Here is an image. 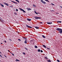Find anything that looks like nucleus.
<instances>
[{"label": "nucleus", "mask_w": 62, "mask_h": 62, "mask_svg": "<svg viewBox=\"0 0 62 62\" xmlns=\"http://www.w3.org/2000/svg\"><path fill=\"white\" fill-rule=\"evenodd\" d=\"M34 18L36 19V20H38V19H41V17H37V16H35L34 17Z\"/></svg>", "instance_id": "f257e3e1"}, {"label": "nucleus", "mask_w": 62, "mask_h": 62, "mask_svg": "<svg viewBox=\"0 0 62 62\" xmlns=\"http://www.w3.org/2000/svg\"><path fill=\"white\" fill-rule=\"evenodd\" d=\"M19 9H20V10L22 11L23 12H24V13H25V11H24V10L23 9L20 8H19Z\"/></svg>", "instance_id": "f03ea898"}, {"label": "nucleus", "mask_w": 62, "mask_h": 62, "mask_svg": "<svg viewBox=\"0 0 62 62\" xmlns=\"http://www.w3.org/2000/svg\"><path fill=\"white\" fill-rule=\"evenodd\" d=\"M0 21L1 22H2V23H3L4 22V21L3 20H2V18H1V17H0Z\"/></svg>", "instance_id": "7ed1b4c3"}, {"label": "nucleus", "mask_w": 62, "mask_h": 62, "mask_svg": "<svg viewBox=\"0 0 62 62\" xmlns=\"http://www.w3.org/2000/svg\"><path fill=\"white\" fill-rule=\"evenodd\" d=\"M30 42H31V43H32V44H34L35 43H34V42H33V40H31Z\"/></svg>", "instance_id": "20e7f679"}, {"label": "nucleus", "mask_w": 62, "mask_h": 62, "mask_svg": "<svg viewBox=\"0 0 62 62\" xmlns=\"http://www.w3.org/2000/svg\"><path fill=\"white\" fill-rule=\"evenodd\" d=\"M26 26H27V27H28V28H32V27L30 26H29L27 25V24L26 25Z\"/></svg>", "instance_id": "39448f33"}, {"label": "nucleus", "mask_w": 62, "mask_h": 62, "mask_svg": "<svg viewBox=\"0 0 62 62\" xmlns=\"http://www.w3.org/2000/svg\"><path fill=\"white\" fill-rule=\"evenodd\" d=\"M4 4H5V5H6V6H9V5H8V4L4 2Z\"/></svg>", "instance_id": "423d86ee"}, {"label": "nucleus", "mask_w": 62, "mask_h": 62, "mask_svg": "<svg viewBox=\"0 0 62 62\" xmlns=\"http://www.w3.org/2000/svg\"><path fill=\"white\" fill-rule=\"evenodd\" d=\"M47 23L48 24H52L53 23H52L47 22Z\"/></svg>", "instance_id": "0eeeda50"}, {"label": "nucleus", "mask_w": 62, "mask_h": 62, "mask_svg": "<svg viewBox=\"0 0 62 62\" xmlns=\"http://www.w3.org/2000/svg\"><path fill=\"white\" fill-rule=\"evenodd\" d=\"M27 20L28 21H31V19H30L27 18Z\"/></svg>", "instance_id": "6e6552de"}, {"label": "nucleus", "mask_w": 62, "mask_h": 62, "mask_svg": "<svg viewBox=\"0 0 62 62\" xmlns=\"http://www.w3.org/2000/svg\"><path fill=\"white\" fill-rule=\"evenodd\" d=\"M0 5H1V6H2V7H4V5H2L1 3H0Z\"/></svg>", "instance_id": "1a4fd4ad"}, {"label": "nucleus", "mask_w": 62, "mask_h": 62, "mask_svg": "<svg viewBox=\"0 0 62 62\" xmlns=\"http://www.w3.org/2000/svg\"><path fill=\"white\" fill-rule=\"evenodd\" d=\"M42 37H43V38H46L45 37V36L44 35H42Z\"/></svg>", "instance_id": "9d476101"}, {"label": "nucleus", "mask_w": 62, "mask_h": 62, "mask_svg": "<svg viewBox=\"0 0 62 62\" xmlns=\"http://www.w3.org/2000/svg\"><path fill=\"white\" fill-rule=\"evenodd\" d=\"M35 27L36 29H39V27H37V26Z\"/></svg>", "instance_id": "9b49d317"}, {"label": "nucleus", "mask_w": 62, "mask_h": 62, "mask_svg": "<svg viewBox=\"0 0 62 62\" xmlns=\"http://www.w3.org/2000/svg\"><path fill=\"white\" fill-rule=\"evenodd\" d=\"M24 43H26H26H27V40H25L24 42Z\"/></svg>", "instance_id": "f8f14e48"}, {"label": "nucleus", "mask_w": 62, "mask_h": 62, "mask_svg": "<svg viewBox=\"0 0 62 62\" xmlns=\"http://www.w3.org/2000/svg\"><path fill=\"white\" fill-rule=\"evenodd\" d=\"M27 9L29 11V10H31V9L29 8H28Z\"/></svg>", "instance_id": "ddd939ff"}, {"label": "nucleus", "mask_w": 62, "mask_h": 62, "mask_svg": "<svg viewBox=\"0 0 62 62\" xmlns=\"http://www.w3.org/2000/svg\"><path fill=\"white\" fill-rule=\"evenodd\" d=\"M57 23H61V21H58L57 22Z\"/></svg>", "instance_id": "4468645a"}, {"label": "nucleus", "mask_w": 62, "mask_h": 62, "mask_svg": "<svg viewBox=\"0 0 62 62\" xmlns=\"http://www.w3.org/2000/svg\"><path fill=\"white\" fill-rule=\"evenodd\" d=\"M16 61H20L19 60H18L17 59H16Z\"/></svg>", "instance_id": "2eb2a0df"}, {"label": "nucleus", "mask_w": 62, "mask_h": 62, "mask_svg": "<svg viewBox=\"0 0 62 62\" xmlns=\"http://www.w3.org/2000/svg\"><path fill=\"white\" fill-rule=\"evenodd\" d=\"M41 1L42 2V3H43V2H44V1H43L42 0H41Z\"/></svg>", "instance_id": "dca6fc26"}, {"label": "nucleus", "mask_w": 62, "mask_h": 62, "mask_svg": "<svg viewBox=\"0 0 62 62\" xmlns=\"http://www.w3.org/2000/svg\"><path fill=\"white\" fill-rule=\"evenodd\" d=\"M34 12L35 13V14H38V13H37L36 11H34Z\"/></svg>", "instance_id": "f3484780"}, {"label": "nucleus", "mask_w": 62, "mask_h": 62, "mask_svg": "<svg viewBox=\"0 0 62 62\" xmlns=\"http://www.w3.org/2000/svg\"><path fill=\"white\" fill-rule=\"evenodd\" d=\"M38 51L39 52H40V49H38Z\"/></svg>", "instance_id": "a211bd4d"}, {"label": "nucleus", "mask_w": 62, "mask_h": 62, "mask_svg": "<svg viewBox=\"0 0 62 62\" xmlns=\"http://www.w3.org/2000/svg\"><path fill=\"white\" fill-rule=\"evenodd\" d=\"M47 61L48 62H51V61L50 60H48Z\"/></svg>", "instance_id": "6ab92c4d"}, {"label": "nucleus", "mask_w": 62, "mask_h": 62, "mask_svg": "<svg viewBox=\"0 0 62 62\" xmlns=\"http://www.w3.org/2000/svg\"><path fill=\"white\" fill-rule=\"evenodd\" d=\"M15 0L17 2H18V3H19V1L18 0Z\"/></svg>", "instance_id": "aec40b11"}, {"label": "nucleus", "mask_w": 62, "mask_h": 62, "mask_svg": "<svg viewBox=\"0 0 62 62\" xmlns=\"http://www.w3.org/2000/svg\"><path fill=\"white\" fill-rule=\"evenodd\" d=\"M14 14H15V15H17V13H16V12L14 13Z\"/></svg>", "instance_id": "412c9836"}, {"label": "nucleus", "mask_w": 62, "mask_h": 62, "mask_svg": "<svg viewBox=\"0 0 62 62\" xmlns=\"http://www.w3.org/2000/svg\"><path fill=\"white\" fill-rule=\"evenodd\" d=\"M43 3V4H46V2H45V1H44Z\"/></svg>", "instance_id": "4be33fe9"}, {"label": "nucleus", "mask_w": 62, "mask_h": 62, "mask_svg": "<svg viewBox=\"0 0 62 62\" xmlns=\"http://www.w3.org/2000/svg\"><path fill=\"white\" fill-rule=\"evenodd\" d=\"M46 1V2H49V1H48V0H45Z\"/></svg>", "instance_id": "5701e85b"}, {"label": "nucleus", "mask_w": 62, "mask_h": 62, "mask_svg": "<svg viewBox=\"0 0 62 62\" xmlns=\"http://www.w3.org/2000/svg\"><path fill=\"white\" fill-rule=\"evenodd\" d=\"M10 53H11V54H12V55H13V56H14V54L12 53L11 52H10Z\"/></svg>", "instance_id": "b1692460"}, {"label": "nucleus", "mask_w": 62, "mask_h": 62, "mask_svg": "<svg viewBox=\"0 0 62 62\" xmlns=\"http://www.w3.org/2000/svg\"><path fill=\"white\" fill-rule=\"evenodd\" d=\"M25 49H26V50H27V51L28 50V49L27 48H26V47H25Z\"/></svg>", "instance_id": "393cba45"}, {"label": "nucleus", "mask_w": 62, "mask_h": 62, "mask_svg": "<svg viewBox=\"0 0 62 62\" xmlns=\"http://www.w3.org/2000/svg\"><path fill=\"white\" fill-rule=\"evenodd\" d=\"M51 5H53V6H54V4H53V3H51Z\"/></svg>", "instance_id": "a878e982"}, {"label": "nucleus", "mask_w": 62, "mask_h": 62, "mask_svg": "<svg viewBox=\"0 0 62 62\" xmlns=\"http://www.w3.org/2000/svg\"><path fill=\"white\" fill-rule=\"evenodd\" d=\"M23 54H24V55H25V53L23 52Z\"/></svg>", "instance_id": "bb28decb"}, {"label": "nucleus", "mask_w": 62, "mask_h": 62, "mask_svg": "<svg viewBox=\"0 0 62 62\" xmlns=\"http://www.w3.org/2000/svg\"><path fill=\"white\" fill-rule=\"evenodd\" d=\"M42 46H43L44 47H46V46L45 45H42Z\"/></svg>", "instance_id": "cd10ccee"}, {"label": "nucleus", "mask_w": 62, "mask_h": 62, "mask_svg": "<svg viewBox=\"0 0 62 62\" xmlns=\"http://www.w3.org/2000/svg\"><path fill=\"white\" fill-rule=\"evenodd\" d=\"M41 53H43V51L42 50H41L40 51Z\"/></svg>", "instance_id": "c85d7f7f"}, {"label": "nucleus", "mask_w": 62, "mask_h": 62, "mask_svg": "<svg viewBox=\"0 0 62 62\" xmlns=\"http://www.w3.org/2000/svg\"><path fill=\"white\" fill-rule=\"evenodd\" d=\"M24 39L25 40H26V39H27V38H24Z\"/></svg>", "instance_id": "c756f323"}, {"label": "nucleus", "mask_w": 62, "mask_h": 62, "mask_svg": "<svg viewBox=\"0 0 62 62\" xmlns=\"http://www.w3.org/2000/svg\"><path fill=\"white\" fill-rule=\"evenodd\" d=\"M47 48V49H48V50H50V48Z\"/></svg>", "instance_id": "7c9ffc66"}, {"label": "nucleus", "mask_w": 62, "mask_h": 62, "mask_svg": "<svg viewBox=\"0 0 62 62\" xmlns=\"http://www.w3.org/2000/svg\"><path fill=\"white\" fill-rule=\"evenodd\" d=\"M0 57H2V55H1V54H0Z\"/></svg>", "instance_id": "2f4dec72"}, {"label": "nucleus", "mask_w": 62, "mask_h": 62, "mask_svg": "<svg viewBox=\"0 0 62 62\" xmlns=\"http://www.w3.org/2000/svg\"><path fill=\"white\" fill-rule=\"evenodd\" d=\"M16 11H18V9H16Z\"/></svg>", "instance_id": "473e14b6"}, {"label": "nucleus", "mask_w": 62, "mask_h": 62, "mask_svg": "<svg viewBox=\"0 0 62 62\" xmlns=\"http://www.w3.org/2000/svg\"><path fill=\"white\" fill-rule=\"evenodd\" d=\"M11 1V2H13V3H14L15 2L13 1Z\"/></svg>", "instance_id": "72a5a7b5"}, {"label": "nucleus", "mask_w": 62, "mask_h": 62, "mask_svg": "<svg viewBox=\"0 0 62 62\" xmlns=\"http://www.w3.org/2000/svg\"><path fill=\"white\" fill-rule=\"evenodd\" d=\"M45 58H46V59H48V58H47V57H45Z\"/></svg>", "instance_id": "f704fd0d"}, {"label": "nucleus", "mask_w": 62, "mask_h": 62, "mask_svg": "<svg viewBox=\"0 0 62 62\" xmlns=\"http://www.w3.org/2000/svg\"><path fill=\"white\" fill-rule=\"evenodd\" d=\"M18 40H19V41H21V39H18Z\"/></svg>", "instance_id": "c9c22d12"}, {"label": "nucleus", "mask_w": 62, "mask_h": 62, "mask_svg": "<svg viewBox=\"0 0 62 62\" xmlns=\"http://www.w3.org/2000/svg\"><path fill=\"white\" fill-rule=\"evenodd\" d=\"M40 23H41V24H42L43 23H42V22H40Z\"/></svg>", "instance_id": "e433bc0d"}, {"label": "nucleus", "mask_w": 62, "mask_h": 62, "mask_svg": "<svg viewBox=\"0 0 62 62\" xmlns=\"http://www.w3.org/2000/svg\"><path fill=\"white\" fill-rule=\"evenodd\" d=\"M4 42H5V43H7V41H4Z\"/></svg>", "instance_id": "4c0bfd02"}, {"label": "nucleus", "mask_w": 62, "mask_h": 62, "mask_svg": "<svg viewBox=\"0 0 62 62\" xmlns=\"http://www.w3.org/2000/svg\"><path fill=\"white\" fill-rule=\"evenodd\" d=\"M8 52H10V53H11V52H10V51H9V50H8Z\"/></svg>", "instance_id": "58836bf2"}, {"label": "nucleus", "mask_w": 62, "mask_h": 62, "mask_svg": "<svg viewBox=\"0 0 62 62\" xmlns=\"http://www.w3.org/2000/svg\"><path fill=\"white\" fill-rule=\"evenodd\" d=\"M14 3H15V4H18V3H17L16 2H15Z\"/></svg>", "instance_id": "ea45409f"}, {"label": "nucleus", "mask_w": 62, "mask_h": 62, "mask_svg": "<svg viewBox=\"0 0 62 62\" xmlns=\"http://www.w3.org/2000/svg\"><path fill=\"white\" fill-rule=\"evenodd\" d=\"M50 11H51V12H53L52 10H50Z\"/></svg>", "instance_id": "a19ab883"}, {"label": "nucleus", "mask_w": 62, "mask_h": 62, "mask_svg": "<svg viewBox=\"0 0 62 62\" xmlns=\"http://www.w3.org/2000/svg\"><path fill=\"white\" fill-rule=\"evenodd\" d=\"M35 48H38V47H35Z\"/></svg>", "instance_id": "79ce46f5"}, {"label": "nucleus", "mask_w": 62, "mask_h": 62, "mask_svg": "<svg viewBox=\"0 0 62 62\" xmlns=\"http://www.w3.org/2000/svg\"><path fill=\"white\" fill-rule=\"evenodd\" d=\"M13 6L12 5V6H11V8H13Z\"/></svg>", "instance_id": "37998d69"}, {"label": "nucleus", "mask_w": 62, "mask_h": 62, "mask_svg": "<svg viewBox=\"0 0 62 62\" xmlns=\"http://www.w3.org/2000/svg\"><path fill=\"white\" fill-rule=\"evenodd\" d=\"M52 12H54V11L53 10H52Z\"/></svg>", "instance_id": "c03bdc74"}, {"label": "nucleus", "mask_w": 62, "mask_h": 62, "mask_svg": "<svg viewBox=\"0 0 62 62\" xmlns=\"http://www.w3.org/2000/svg\"><path fill=\"white\" fill-rule=\"evenodd\" d=\"M33 7H35V5H33Z\"/></svg>", "instance_id": "a18cd8bd"}, {"label": "nucleus", "mask_w": 62, "mask_h": 62, "mask_svg": "<svg viewBox=\"0 0 62 62\" xmlns=\"http://www.w3.org/2000/svg\"><path fill=\"white\" fill-rule=\"evenodd\" d=\"M9 40H11V41H12V40H11V39H9Z\"/></svg>", "instance_id": "49530a36"}, {"label": "nucleus", "mask_w": 62, "mask_h": 62, "mask_svg": "<svg viewBox=\"0 0 62 62\" xmlns=\"http://www.w3.org/2000/svg\"><path fill=\"white\" fill-rule=\"evenodd\" d=\"M0 54H2V52L0 51Z\"/></svg>", "instance_id": "de8ad7c7"}, {"label": "nucleus", "mask_w": 62, "mask_h": 62, "mask_svg": "<svg viewBox=\"0 0 62 62\" xmlns=\"http://www.w3.org/2000/svg\"><path fill=\"white\" fill-rule=\"evenodd\" d=\"M34 47H37V46H35Z\"/></svg>", "instance_id": "09e8293b"}, {"label": "nucleus", "mask_w": 62, "mask_h": 62, "mask_svg": "<svg viewBox=\"0 0 62 62\" xmlns=\"http://www.w3.org/2000/svg\"><path fill=\"white\" fill-rule=\"evenodd\" d=\"M5 57H6L7 58V56H5Z\"/></svg>", "instance_id": "8fccbe9b"}, {"label": "nucleus", "mask_w": 62, "mask_h": 62, "mask_svg": "<svg viewBox=\"0 0 62 62\" xmlns=\"http://www.w3.org/2000/svg\"><path fill=\"white\" fill-rule=\"evenodd\" d=\"M9 7H10L11 8V6H9Z\"/></svg>", "instance_id": "3c124183"}, {"label": "nucleus", "mask_w": 62, "mask_h": 62, "mask_svg": "<svg viewBox=\"0 0 62 62\" xmlns=\"http://www.w3.org/2000/svg\"><path fill=\"white\" fill-rule=\"evenodd\" d=\"M1 44H2L3 43H1Z\"/></svg>", "instance_id": "603ef678"}, {"label": "nucleus", "mask_w": 62, "mask_h": 62, "mask_svg": "<svg viewBox=\"0 0 62 62\" xmlns=\"http://www.w3.org/2000/svg\"><path fill=\"white\" fill-rule=\"evenodd\" d=\"M56 14H58V13H56Z\"/></svg>", "instance_id": "864d4df0"}, {"label": "nucleus", "mask_w": 62, "mask_h": 62, "mask_svg": "<svg viewBox=\"0 0 62 62\" xmlns=\"http://www.w3.org/2000/svg\"><path fill=\"white\" fill-rule=\"evenodd\" d=\"M4 56H6V55L5 54V55H4Z\"/></svg>", "instance_id": "5fc2aeb1"}, {"label": "nucleus", "mask_w": 62, "mask_h": 62, "mask_svg": "<svg viewBox=\"0 0 62 62\" xmlns=\"http://www.w3.org/2000/svg\"><path fill=\"white\" fill-rule=\"evenodd\" d=\"M45 48H46V47H44Z\"/></svg>", "instance_id": "6e6d98bb"}, {"label": "nucleus", "mask_w": 62, "mask_h": 62, "mask_svg": "<svg viewBox=\"0 0 62 62\" xmlns=\"http://www.w3.org/2000/svg\"><path fill=\"white\" fill-rule=\"evenodd\" d=\"M0 62H1V61L0 60Z\"/></svg>", "instance_id": "4d7b16f0"}, {"label": "nucleus", "mask_w": 62, "mask_h": 62, "mask_svg": "<svg viewBox=\"0 0 62 62\" xmlns=\"http://www.w3.org/2000/svg\"><path fill=\"white\" fill-rule=\"evenodd\" d=\"M15 48H16V47H15Z\"/></svg>", "instance_id": "13d9d810"}]
</instances>
